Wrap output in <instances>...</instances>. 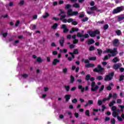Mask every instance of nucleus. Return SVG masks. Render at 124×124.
I'll list each match as a JSON object with an SVG mask.
<instances>
[{"mask_svg":"<svg viewBox=\"0 0 124 124\" xmlns=\"http://www.w3.org/2000/svg\"><path fill=\"white\" fill-rule=\"evenodd\" d=\"M98 86L95 85V82H93L91 84V91L92 92H96L98 90Z\"/></svg>","mask_w":124,"mask_h":124,"instance_id":"nucleus-6","label":"nucleus"},{"mask_svg":"<svg viewBox=\"0 0 124 124\" xmlns=\"http://www.w3.org/2000/svg\"><path fill=\"white\" fill-rule=\"evenodd\" d=\"M117 48H114L113 50L110 49H107L106 50L104 51V53H109V54L108 55L105 56L104 60L105 61L106 60H108V57L110 58V57H115L117 54L118 51H117Z\"/></svg>","mask_w":124,"mask_h":124,"instance_id":"nucleus-1","label":"nucleus"},{"mask_svg":"<svg viewBox=\"0 0 124 124\" xmlns=\"http://www.w3.org/2000/svg\"><path fill=\"white\" fill-rule=\"evenodd\" d=\"M111 97H112V94L109 93L108 98H104L102 100H98V105H99V106L102 105L103 102H104V101H106V100H110V99H111Z\"/></svg>","mask_w":124,"mask_h":124,"instance_id":"nucleus-5","label":"nucleus"},{"mask_svg":"<svg viewBox=\"0 0 124 124\" xmlns=\"http://www.w3.org/2000/svg\"><path fill=\"white\" fill-rule=\"evenodd\" d=\"M114 77V73H111L107 75L105 78V81H110L112 80Z\"/></svg>","mask_w":124,"mask_h":124,"instance_id":"nucleus-7","label":"nucleus"},{"mask_svg":"<svg viewBox=\"0 0 124 124\" xmlns=\"http://www.w3.org/2000/svg\"><path fill=\"white\" fill-rule=\"evenodd\" d=\"M121 102H122V99H117V103L119 104V103H121Z\"/></svg>","mask_w":124,"mask_h":124,"instance_id":"nucleus-62","label":"nucleus"},{"mask_svg":"<svg viewBox=\"0 0 124 124\" xmlns=\"http://www.w3.org/2000/svg\"><path fill=\"white\" fill-rule=\"evenodd\" d=\"M115 103H116V101L115 100H112V102H111L109 104V106L111 107V106H113V105H114V104H115Z\"/></svg>","mask_w":124,"mask_h":124,"instance_id":"nucleus-28","label":"nucleus"},{"mask_svg":"<svg viewBox=\"0 0 124 124\" xmlns=\"http://www.w3.org/2000/svg\"><path fill=\"white\" fill-rule=\"evenodd\" d=\"M60 52L61 53H62V52H63V53H66V52H67V49H60Z\"/></svg>","mask_w":124,"mask_h":124,"instance_id":"nucleus-45","label":"nucleus"},{"mask_svg":"<svg viewBox=\"0 0 124 124\" xmlns=\"http://www.w3.org/2000/svg\"><path fill=\"white\" fill-rule=\"evenodd\" d=\"M96 79L99 80H102V79H103V77H102V76H98Z\"/></svg>","mask_w":124,"mask_h":124,"instance_id":"nucleus-44","label":"nucleus"},{"mask_svg":"<svg viewBox=\"0 0 124 124\" xmlns=\"http://www.w3.org/2000/svg\"><path fill=\"white\" fill-rule=\"evenodd\" d=\"M68 23H72V21H73V19L72 18H69L68 20H67Z\"/></svg>","mask_w":124,"mask_h":124,"instance_id":"nucleus-51","label":"nucleus"},{"mask_svg":"<svg viewBox=\"0 0 124 124\" xmlns=\"http://www.w3.org/2000/svg\"><path fill=\"white\" fill-rule=\"evenodd\" d=\"M85 15L84 14H81L79 15V18H83V17H84Z\"/></svg>","mask_w":124,"mask_h":124,"instance_id":"nucleus-63","label":"nucleus"},{"mask_svg":"<svg viewBox=\"0 0 124 124\" xmlns=\"http://www.w3.org/2000/svg\"><path fill=\"white\" fill-rule=\"evenodd\" d=\"M72 24H73L74 26H76V25H77L78 23H77V21H75V19H73V20L72 21Z\"/></svg>","mask_w":124,"mask_h":124,"instance_id":"nucleus-33","label":"nucleus"},{"mask_svg":"<svg viewBox=\"0 0 124 124\" xmlns=\"http://www.w3.org/2000/svg\"><path fill=\"white\" fill-rule=\"evenodd\" d=\"M121 66H122V64L121 63L115 64L113 66V68L114 69L117 70L118 68H120Z\"/></svg>","mask_w":124,"mask_h":124,"instance_id":"nucleus-15","label":"nucleus"},{"mask_svg":"<svg viewBox=\"0 0 124 124\" xmlns=\"http://www.w3.org/2000/svg\"><path fill=\"white\" fill-rule=\"evenodd\" d=\"M119 107L121 108V112H124V106L123 105H119Z\"/></svg>","mask_w":124,"mask_h":124,"instance_id":"nucleus-36","label":"nucleus"},{"mask_svg":"<svg viewBox=\"0 0 124 124\" xmlns=\"http://www.w3.org/2000/svg\"><path fill=\"white\" fill-rule=\"evenodd\" d=\"M124 68H121L120 69V72H124Z\"/></svg>","mask_w":124,"mask_h":124,"instance_id":"nucleus-64","label":"nucleus"},{"mask_svg":"<svg viewBox=\"0 0 124 124\" xmlns=\"http://www.w3.org/2000/svg\"><path fill=\"white\" fill-rule=\"evenodd\" d=\"M74 79L75 78L73 77V76H71V83H73L74 82Z\"/></svg>","mask_w":124,"mask_h":124,"instance_id":"nucleus-47","label":"nucleus"},{"mask_svg":"<svg viewBox=\"0 0 124 124\" xmlns=\"http://www.w3.org/2000/svg\"><path fill=\"white\" fill-rule=\"evenodd\" d=\"M90 5L91 6H93V5H94V2L93 1H92L90 3Z\"/></svg>","mask_w":124,"mask_h":124,"instance_id":"nucleus-61","label":"nucleus"},{"mask_svg":"<svg viewBox=\"0 0 124 124\" xmlns=\"http://www.w3.org/2000/svg\"><path fill=\"white\" fill-rule=\"evenodd\" d=\"M88 33L91 37H94L95 35H99L100 34V32L98 30H95L94 31H88Z\"/></svg>","mask_w":124,"mask_h":124,"instance_id":"nucleus-3","label":"nucleus"},{"mask_svg":"<svg viewBox=\"0 0 124 124\" xmlns=\"http://www.w3.org/2000/svg\"><path fill=\"white\" fill-rule=\"evenodd\" d=\"M113 62H120V59L118 57H115L114 59L112 60Z\"/></svg>","mask_w":124,"mask_h":124,"instance_id":"nucleus-25","label":"nucleus"},{"mask_svg":"<svg viewBox=\"0 0 124 124\" xmlns=\"http://www.w3.org/2000/svg\"><path fill=\"white\" fill-rule=\"evenodd\" d=\"M71 7V5L70 4H67L65 5V8L66 9H69V8H70Z\"/></svg>","mask_w":124,"mask_h":124,"instance_id":"nucleus-38","label":"nucleus"},{"mask_svg":"<svg viewBox=\"0 0 124 124\" xmlns=\"http://www.w3.org/2000/svg\"><path fill=\"white\" fill-rule=\"evenodd\" d=\"M117 93H114L112 96L113 98H114V99H116V98H117Z\"/></svg>","mask_w":124,"mask_h":124,"instance_id":"nucleus-46","label":"nucleus"},{"mask_svg":"<svg viewBox=\"0 0 124 124\" xmlns=\"http://www.w3.org/2000/svg\"><path fill=\"white\" fill-rule=\"evenodd\" d=\"M112 111H113L112 112V116L114 118H116L117 117V119L119 122H123L124 120V114H122L121 117L118 116H119V113L116 112V110H117V107L116 106H112L111 108Z\"/></svg>","mask_w":124,"mask_h":124,"instance_id":"nucleus-2","label":"nucleus"},{"mask_svg":"<svg viewBox=\"0 0 124 124\" xmlns=\"http://www.w3.org/2000/svg\"><path fill=\"white\" fill-rule=\"evenodd\" d=\"M94 43V40L93 39H89L88 41V44L89 45H91V44H93Z\"/></svg>","mask_w":124,"mask_h":124,"instance_id":"nucleus-21","label":"nucleus"},{"mask_svg":"<svg viewBox=\"0 0 124 124\" xmlns=\"http://www.w3.org/2000/svg\"><path fill=\"white\" fill-rule=\"evenodd\" d=\"M58 28V24L55 23L52 27L51 29H53V30H56Z\"/></svg>","mask_w":124,"mask_h":124,"instance_id":"nucleus-27","label":"nucleus"},{"mask_svg":"<svg viewBox=\"0 0 124 124\" xmlns=\"http://www.w3.org/2000/svg\"><path fill=\"white\" fill-rule=\"evenodd\" d=\"M57 62H60V60H59L58 59H54L53 62V64L54 65H56V64H57Z\"/></svg>","mask_w":124,"mask_h":124,"instance_id":"nucleus-20","label":"nucleus"},{"mask_svg":"<svg viewBox=\"0 0 124 124\" xmlns=\"http://www.w3.org/2000/svg\"><path fill=\"white\" fill-rule=\"evenodd\" d=\"M88 20H89V18L85 17L82 19V22H87V21H88Z\"/></svg>","mask_w":124,"mask_h":124,"instance_id":"nucleus-43","label":"nucleus"},{"mask_svg":"<svg viewBox=\"0 0 124 124\" xmlns=\"http://www.w3.org/2000/svg\"><path fill=\"white\" fill-rule=\"evenodd\" d=\"M70 96L71 95H66L65 96V98L66 99V101H68V100H69V99H70Z\"/></svg>","mask_w":124,"mask_h":124,"instance_id":"nucleus-26","label":"nucleus"},{"mask_svg":"<svg viewBox=\"0 0 124 124\" xmlns=\"http://www.w3.org/2000/svg\"><path fill=\"white\" fill-rule=\"evenodd\" d=\"M66 17V15H63V16H61L60 17V20H62V19H64Z\"/></svg>","mask_w":124,"mask_h":124,"instance_id":"nucleus-49","label":"nucleus"},{"mask_svg":"<svg viewBox=\"0 0 124 124\" xmlns=\"http://www.w3.org/2000/svg\"><path fill=\"white\" fill-rule=\"evenodd\" d=\"M78 89L79 90H81V93H84V92H85V87H83V86L81 85H78Z\"/></svg>","mask_w":124,"mask_h":124,"instance_id":"nucleus-18","label":"nucleus"},{"mask_svg":"<svg viewBox=\"0 0 124 124\" xmlns=\"http://www.w3.org/2000/svg\"><path fill=\"white\" fill-rule=\"evenodd\" d=\"M115 32L117 35H121V34H122V32H121L120 30L116 31Z\"/></svg>","mask_w":124,"mask_h":124,"instance_id":"nucleus-34","label":"nucleus"},{"mask_svg":"<svg viewBox=\"0 0 124 124\" xmlns=\"http://www.w3.org/2000/svg\"><path fill=\"white\" fill-rule=\"evenodd\" d=\"M93 50H94V47L93 46H90V47L89 48V50L93 51Z\"/></svg>","mask_w":124,"mask_h":124,"instance_id":"nucleus-48","label":"nucleus"},{"mask_svg":"<svg viewBox=\"0 0 124 124\" xmlns=\"http://www.w3.org/2000/svg\"><path fill=\"white\" fill-rule=\"evenodd\" d=\"M89 60H90V61H95V60H96V57H89Z\"/></svg>","mask_w":124,"mask_h":124,"instance_id":"nucleus-32","label":"nucleus"},{"mask_svg":"<svg viewBox=\"0 0 124 124\" xmlns=\"http://www.w3.org/2000/svg\"><path fill=\"white\" fill-rule=\"evenodd\" d=\"M77 36L78 37H85V38H88L89 37V34H85L84 35L80 33H78L77 34Z\"/></svg>","mask_w":124,"mask_h":124,"instance_id":"nucleus-11","label":"nucleus"},{"mask_svg":"<svg viewBox=\"0 0 124 124\" xmlns=\"http://www.w3.org/2000/svg\"><path fill=\"white\" fill-rule=\"evenodd\" d=\"M78 53H79L78 49H76L74 50V52H70L69 54H70V55H72V59H74V58H75V56H74V54H78Z\"/></svg>","mask_w":124,"mask_h":124,"instance_id":"nucleus-12","label":"nucleus"},{"mask_svg":"<svg viewBox=\"0 0 124 124\" xmlns=\"http://www.w3.org/2000/svg\"><path fill=\"white\" fill-rule=\"evenodd\" d=\"M79 31V29L78 28H73L72 30L70 31V33H73V32H75V31Z\"/></svg>","mask_w":124,"mask_h":124,"instance_id":"nucleus-19","label":"nucleus"},{"mask_svg":"<svg viewBox=\"0 0 124 124\" xmlns=\"http://www.w3.org/2000/svg\"><path fill=\"white\" fill-rule=\"evenodd\" d=\"M102 112H104V109H106V107L105 106H104V105H102Z\"/></svg>","mask_w":124,"mask_h":124,"instance_id":"nucleus-50","label":"nucleus"},{"mask_svg":"<svg viewBox=\"0 0 124 124\" xmlns=\"http://www.w3.org/2000/svg\"><path fill=\"white\" fill-rule=\"evenodd\" d=\"M36 28V26L35 25L32 24L30 26V29H31V30H35Z\"/></svg>","mask_w":124,"mask_h":124,"instance_id":"nucleus-29","label":"nucleus"},{"mask_svg":"<svg viewBox=\"0 0 124 124\" xmlns=\"http://www.w3.org/2000/svg\"><path fill=\"white\" fill-rule=\"evenodd\" d=\"M121 11H123V7H118L113 10L112 13L113 14H117V13H120Z\"/></svg>","mask_w":124,"mask_h":124,"instance_id":"nucleus-9","label":"nucleus"},{"mask_svg":"<svg viewBox=\"0 0 124 124\" xmlns=\"http://www.w3.org/2000/svg\"><path fill=\"white\" fill-rule=\"evenodd\" d=\"M29 75L24 74L21 75V76H19L18 78L20 79V80H23V79H27Z\"/></svg>","mask_w":124,"mask_h":124,"instance_id":"nucleus-10","label":"nucleus"},{"mask_svg":"<svg viewBox=\"0 0 124 124\" xmlns=\"http://www.w3.org/2000/svg\"><path fill=\"white\" fill-rule=\"evenodd\" d=\"M60 11H61V13L59 14V16H61L62 14H64V11H63V10H60Z\"/></svg>","mask_w":124,"mask_h":124,"instance_id":"nucleus-56","label":"nucleus"},{"mask_svg":"<svg viewBox=\"0 0 124 124\" xmlns=\"http://www.w3.org/2000/svg\"><path fill=\"white\" fill-rule=\"evenodd\" d=\"M42 59H41V58L40 57H38L37 59V62H42Z\"/></svg>","mask_w":124,"mask_h":124,"instance_id":"nucleus-39","label":"nucleus"},{"mask_svg":"<svg viewBox=\"0 0 124 124\" xmlns=\"http://www.w3.org/2000/svg\"><path fill=\"white\" fill-rule=\"evenodd\" d=\"M90 79H91V76L90 75H87L85 78V80L89 81Z\"/></svg>","mask_w":124,"mask_h":124,"instance_id":"nucleus-31","label":"nucleus"},{"mask_svg":"<svg viewBox=\"0 0 124 124\" xmlns=\"http://www.w3.org/2000/svg\"><path fill=\"white\" fill-rule=\"evenodd\" d=\"M72 103H76L77 102V99L75 98L73 100H72Z\"/></svg>","mask_w":124,"mask_h":124,"instance_id":"nucleus-55","label":"nucleus"},{"mask_svg":"<svg viewBox=\"0 0 124 124\" xmlns=\"http://www.w3.org/2000/svg\"><path fill=\"white\" fill-rule=\"evenodd\" d=\"M64 88L66 91H67V92H68V91H69V86H64Z\"/></svg>","mask_w":124,"mask_h":124,"instance_id":"nucleus-52","label":"nucleus"},{"mask_svg":"<svg viewBox=\"0 0 124 124\" xmlns=\"http://www.w3.org/2000/svg\"><path fill=\"white\" fill-rule=\"evenodd\" d=\"M94 72H98L99 74H104V68L101 65H98V68H96L93 70Z\"/></svg>","mask_w":124,"mask_h":124,"instance_id":"nucleus-4","label":"nucleus"},{"mask_svg":"<svg viewBox=\"0 0 124 124\" xmlns=\"http://www.w3.org/2000/svg\"><path fill=\"white\" fill-rule=\"evenodd\" d=\"M109 28V25L108 24H106L104 26V30H106Z\"/></svg>","mask_w":124,"mask_h":124,"instance_id":"nucleus-40","label":"nucleus"},{"mask_svg":"<svg viewBox=\"0 0 124 124\" xmlns=\"http://www.w3.org/2000/svg\"><path fill=\"white\" fill-rule=\"evenodd\" d=\"M123 20H124V15L118 16L117 21H118V22H121V21H123Z\"/></svg>","mask_w":124,"mask_h":124,"instance_id":"nucleus-13","label":"nucleus"},{"mask_svg":"<svg viewBox=\"0 0 124 124\" xmlns=\"http://www.w3.org/2000/svg\"><path fill=\"white\" fill-rule=\"evenodd\" d=\"M93 110L94 112H93V114L94 115H95V112H97V111H98V109L94 108Z\"/></svg>","mask_w":124,"mask_h":124,"instance_id":"nucleus-57","label":"nucleus"},{"mask_svg":"<svg viewBox=\"0 0 124 124\" xmlns=\"http://www.w3.org/2000/svg\"><path fill=\"white\" fill-rule=\"evenodd\" d=\"M7 32H4L3 30L0 31V35H2L3 37H6L7 36Z\"/></svg>","mask_w":124,"mask_h":124,"instance_id":"nucleus-14","label":"nucleus"},{"mask_svg":"<svg viewBox=\"0 0 124 124\" xmlns=\"http://www.w3.org/2000/svg\"><path fill=\"white\" fill-rule=\"evenodd\" d=\"M63 43H64V39L62 38L60 40V44L61 46H63Z\"/></svg>","mask_w":124,"mask_h":124,"instance_id":"nucleus-22","label":"nucleus"},{"mask_svg":"<svg viewBox=\"0 0 124 124\" xmlns=\"http://www.w3.org/2000/svg\"><path fill=\"white\" fill-rule=\"evenodd\" d=\"M104 90V85H102L100 89L99 90V93H100L101 92H102Z\"/></svg>","mask_w":124,"mask_h":124,"instance_id":"nucleus-41","label":"nucleus"},{"mask_svg":"<svg viewBox=\"0 0 124 124\" xmlns=\"http://www.w3.org/2000/svg\"><path fill=\"white\" fill-rule=\"evenodd\" d=\"M94 64L92 63H88L85 65L86 67H93Z\"/></svg>","mask_w":124,"mask_h":124,"instance_id":"nucleus-23","label":"nucleus"},{"mask_svg":"<svg viewBox=\"0 0 124 124\" xmlns=\"http://www.w3.org/2000/svg\"><path fill=\"white\" fill-rule=\"evenodd\" d=\"M68 29L67 28H65V29H64L63 30V32L66 33V32H68Z\"/></svg>","mask_w":124,"mask_h":124,"instance_id":"nucleus-59","label":"nucleus"},{"mask_svg":"<svg viewBox=\"0 0 124 124\" xmlns=\"http://www.w3.org/2000/svg\"><path fill=\"white\" fill-rule=\"evenodd\" d=\"M67 14L68 16H76V15H78V12H73L72 10L70 9L67 11Z\"/></svg>","mask_w":124,"mask_h":124,"instance_id":"nucleus-8","label":"nucleus"},{"mask_svg":"<svg viewBox=\"0 0 124 124\" xmlns=\"http://www.w3.org/2000/svg\"><path fill=\"white\" fill-rule=\"evenodd\" d=\"M85 115H86V116H88V117H90V110H87L85 111Z\"/></svg>","mask_w":124,"mask_h":124,"instance_id":"nucleus-35","label":"nucleus"},{"mask_svg":"<svg viewBox=\"0 0 124 124\" xmlns=\"http://www.w3.org/2000/svg\"><path fill=\"white\" fill-rule=\"evenodd\" d=\"M110 123L111 124H116V120H115V119H111L110 120Z\"/></svg>","mask_w":124,"mask_h":124,"instance_id":"nucleus-30","label":"nucleus"},{"mask_svg":"<svg viewBox=\"0 0 124 124\" xmlns=\"http://www.w3.org/2000/svg\"><path fill=\"white\" fill-rule=\"evenodd\" d=\"M87 13L89 15H91V14H93V11H87Z\"/></svg>","mask_w":124,"mask_h":124,"instance_id":"nucleus-60","label":"nucleus"},{"mask_svg":"<svg viewBox=\"0 0 124 124\" xmlns=\"http://www.w3.org/2000/svg\"><path fill=\"white\" fill-rule=\"evenodd\" d=\"M90 9L91 10H96L97 9V8H96V7L94 6L91 7Z\"/></svg>","mask_w":124,"mask_h":124,"instance_id":"nucleus-42","label":"nucleus"},{"mask_svg":"<svg viewBox=\"0 0 124 124\" xmlns=\"http://www.w3.org/2000/svg\"><path fill=\"white\" fill-rule=\"evenodd\" d=\"M49 16V14L48 13H46L45 15L43 16L44 19L46 18V17Z\"/></svg>","mask_w":124,"mask_h":124,"instance_id":"nucleus-37","label":"nucleus"},{"mask_svg":"<svg viewBox=\"0 0 124 124\" xmlns=\"http://www.w3.org/2000/svg\"><path fill=\"white\" fill-rule=\"evenodd\" d=\"M19 24H20V21L17 20L15 24L16 27H18V26H19Z\"/></svg>","mask_w":124,"mask_h":124,"instance_id":"nucleus-58","label":"nucleus"},{"mask_svg":"<svg viewBox=\"0 0 124 124\" xmlns=\"http://www.w3.org/2000/svg\"><path fill=\"white\" fill-rule=\"evenodd\" d=\"M73 7L75 8H79L80 7V5L78 3H75L73 5Z\"/></svg>","mask_w":124,"mask_h":124,"instance_id":"nucleus-24","label":"nucleus"},{"mask_svg":"<svg viewBox=\"0 0 124 124\" xmlns=\"http://www.w3.org/2000/svg\"><path fill=\"white\" fill-rule=\"evenodd\" d=\"M120 43L119 42V40L118 39H115L113 41L114 46H119Z\"/></svg>","mask_w":124,"mask_h":124,"instance_id":"nucleus-16","label":"nucleus"},{"mask_svg":"<svg viewBox=\"0 0 124 124\" xmlns=\"http://www.w3.org/2000/svg\"><path fill=\"white\" fill-rule=\"evenodd\" d=\"M72 38L73 39H74V41H73V43L74 44H76V43H78V40L76 39V35H74L73 36H72Z\"/></svg>","mask_w":124,"mask_h":124,"instance_id":"nucleus-17","label":"nucleus"},{"mask_svg":"<svg viewBox=\"0 0 124 124\" xmlns=\"http://www.w3.org/2000/svg\"><path fill=\"white\" fill-rule=\"evenodd\" d=\"M98 51V54L100 56L101 55V53H102V50L101 49H97Z\"/></svg>","mask_w":124,"mask_h":124,"instance_id":"nucleus-53","label":"nucleus"},{"mask_svg":"<svg viewBox=\"0 0 124 124\" xmlns=\"http://www.w3.org/2000/svg\"><path fill=\"white\" fill-rule=\"evenodd\" d=\"M124 76L123 75L120 76L119 81H123V80H124Z\"/></svg>","mask_w":124,"mask_h":124,"instance_id":"nucleus-54","label":"nucleus"}]
</instances>
